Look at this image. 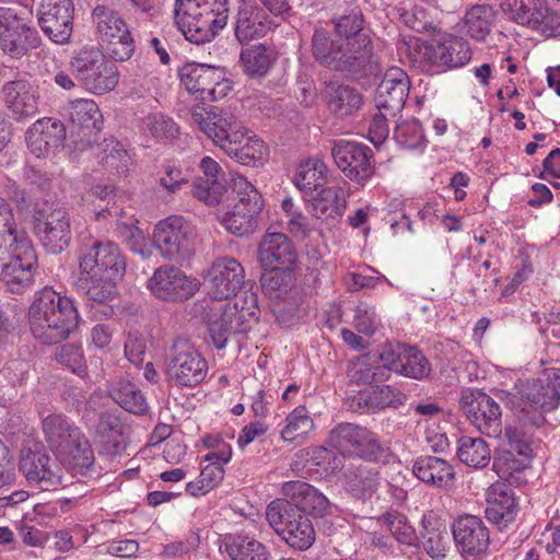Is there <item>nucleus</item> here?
<instances>
[{"instance_id": "nucleus-1", "label": "nucleus", "mask_w": 560, "mask_h": 560, "mask_svg": "<svg viewBox=\"0 0 560 560\" xmlns=\"http://www.w3.org/2000/svg\"><path fill=\"white\" fill-rule=\"evenodd\" d=\"M77 291L89 301L107 304L116 295V284L124 277L126 262L114 243L96 242L79 259Z\"/></svg>"}, {"instance_id": "nucleus-2", "label": "nucleus", "mask_w": 560, "mask_h": 560, "mask_svg": "<svg viewBox=\"0 0 560 560\" xmlns=\"http://www.w3.org/2000/svg\"><path fill=\"white\" fill-rule=\"evenodd\" d=\"M32 335L45 345L67 339L78 329L80 315L74 301L45 287L34 294L27 312Z\"/></svg>"}, {"instance_id": "nucleus-3", "label": "nucleus", "mask_w": 560, "mask_h": 560, "mask_svg": "<svg viewBox=\"0 0 560 560\" xmlns=\"http://www.w3.org/2000/svg\"><path fill=\"white\" fill-rule=\"evenodd\" d=\"M229 0H176L174 19L195 44L211 42L228 23Z\"/></svg>"}, {"instance_id": "nucleus-4", "label": "nucleus", "mask_w": 560, "mask_h": 560, "mask_svg": "<svg viewBox=\"0 0 560 560\" xmlns=\"http://www.w3.org/2000/svg\"><path fill=\"white\" fill-rule=\"evenodd\" d=\"M313 56L322 66L341 72H358L371 62L373 51L369 35H359L357 42L332 40L315 31L312 39Z\"/></svg>"}, {"instance_id": "nucleus-5", "label": "nucleus", "mask_w": 560, "mask_h": 560, "mask_svg": "<svg viewBox=\"0 0 560 560\" xmlns=\"http://www.w3.org/2000/svg\"><path fill=\"white\" fill-rule=\"evenodd\" d=\"M258 296L250 290L244 291L234 302L224 305L220 318L209 325V332L217 349L225 348L231 335L247 332L258 319Z\"/></svg>"}, {"instance_id": "nucleus-6", "label": "nucleus", "mask_w": 560, "mask_h": 560, "mask_svg": "<svg viewBox=\"0 0 560 560\" xmlns=\"http://www.w3.org/2000/svg\"><path fill=\"white\" fill-rule=\"evenodd\" d=\"M71 74L90 92L103 94L118 83L116 67L96 48H82L70 60Z\"/></svg>"}, {"instance_id": "nucleus-7", "label": "nucleus", "mask_w": 560, "mask_h": 560, "mask_svg": "<svg viewBox=\"0 0 560 560\" xmlns=\"http://www.w3.org/2000/svg\"><path fill=\"white\" fill-rule=\"evenodd\" d=\"M167 380L177 387H195L208 374V362L199 350L187 339L174 340L165 358Z\"/></svg>"}, {"instance_id": "nucleus-8", "label": "nucleus", "mask_w": 560, "mask_h": 560, "mask_svg": "<svg viewBox=\"0 0 560 560\" xmlns=\"http://www.w3.org/2000/svg\"><path fill=\"white\" fill-rule=\"evenodd\" d=\"M328 443L340 452L353 451L369 462L386 464L393 456L389 446L382 443L374 432L353 423L336 425L329 433Z\"/></svg>"}, {"instance_id": "nucleus-9", "label": "nucleus", "mask_w": 560, "mask_h": 560, "mask_svg": "<svg viewBox=\"0 0 560 560\" xmlns=\"http://www.w3.org/2000/svg\"><path fill=\"white\" fill-rule=\"evenodd\" d=\"M233 191L236 194V202L233 209L225 213L222 223L235 235H249L258 226L264 206L261 194L243 176L233 179Z\"/></svg>"}, {"instance_id": "nucleus-10", "label": "nucleus", "mask_w": 560, "mask_h": 560, "mask_svg": "<svg viewBox=\"0 0 560 560\" xmlns=\"http://www.w3.org/2000/svg\"><path fill=\"white\" fill-rule=\"evenodd\" d=\"M179 77L186 90L203 102L221 100L232 90L224 70L212 66L187 63L180 69Z\"/></svg>"}, {"instance_id": "nucleus-11", "label": "nucleus", "mask_w": 560, "mask_h": 560, "mask_svg": "<svg viewBox=\"0 0 560 560\" xmlns=\"http://www.w3.org/2000/svg\"><path fill=\"white\" fill-rule=\"evenodd\" d=\"M93 21L107 54L115 60H128L135 51V42L124 19L114 10L98 5Z\"/></svg>"}, {"instance_id": "nucleus-12", "label": "nucleus", "mask_w": 560, "mask_h": 560, "mask_svg": "<svg viewBox=\"0 0 560 560\" xmlns=\"http://www.w3.org/2000/svg\"><path fill=\"white\" fill-rule=\"evenodd\" d=\"M462 411L469 422L488 438H498L502 433V411L499 404L479 389H466L459 399Z\"/></svg>"}, {"instance_id": "nucleus-13", "label": "nucleus", "mask_w": 560, "mask_h": 560, "mask_svg": "<svg viewBox=\"0 0 560 560\" xmlns=\"http://www.w3.org/2000/svg\"><path fill=\"white\" fill-rule=\"evenodd\" d=\"M245 283L243 266L235 258L228 256L215 259L205 278L208 294L213 300H228L233 296L234 302L248 290L245 289Z\"/></svg>"}, {"instance_id": "nucleus-14", "label": "nucleus", "mask_w": 560, "mask_h": 560, "mask_svg": "<svg viewBox=\"0 0 560 560\" xmlns=\"http://www.w3.org/2000/svg\"><path fill=\"white\" fill-rule=\"evenodd\" d=\"M148 289L153 296L165 302H183L199 290L196 278L188 277L180 268L163 265L156 268L148 280Z\"/></svg>"}, {"instance_id": "nucleus-15", "label": "nucleus", "mask_w": 560, "mask_h": 560, "mask_svg": "<svg viewBox=\"0 0 560 560\" xmlns=\"http://www.w3.org/2000/svg\"><path fill=\"white\" fill-rule=\"evenodd\" d=\"M11 250L1 277L10 292L22 294L34 284L37 254L31 238H23Z\"/></svg>"}, {"instance_id": "nucleus-16", "label": "nucleus", "mask_w": 560, "mask_h": 560, "mask_svg": "<svg viewBox=\"0 0 560 560\" xmlns=\"http://www.w3.org/2000/svg\"><path fill=\"white\" fill-rule=\"evenodd\" d=\"M69 117L73 127L75 149L83 151L98 143L103 127V115L92 100L78 98L69 105Z\"/></svg>"}, {"instance_id": "nucleus-17", "label": "nucleus", "mask_w": 560, "mask_h": 560, "mask_svg": "<svg viewBox=\"0 0 560 560\" xmlns=\"http://www.w3.org/2000/svg\"><path fill=\"white\" fill-rule=\"evenodd\" d=\"M191 120L222 151L228 145V141L240 137L238 132L244 128L234 114L217 107L210 110L203 107L194 108Z\"/></svg>"}, {"instance_id": "nucleus-18", "label": "nucleus", "mask_w": 560, "mask_h": 560, "mask_svg": "<svg viewBox=\"0 0 560 560\" xmlns=\"http://www.w3.org/2000/svg\"><path fill=\"white\" fill-rule=\"evenodd\" d=\"M504 435L508 448L494 455L493 469L500 478L512 482L513 472L523 471L529 466L533 448L524 432L517 428H505Z\"/></svg>"}, {"instance_id": "nucleus-19", "label": "nucleus", "mask_w": 560, "mask_h": 560, "mask_svg": "<svg viewBox=\"0 0 560 560\" xmlns=\"http://www.w3.org/2000/svg\"><path fill=\"white\" fill-rule=\"evenodd\" d=\"M20 470L28 483L43 490H50L57 486H67L62 468L44 451L23 450L20 459Z\"/></svg>"}, {"instance_id": "nucleus-20", "label": "nucleus", "mask_w": 560, "mask_h": 560, "mask_svg": "<svg viewBox=\"0 0 560 560\" xmlns=\"http://www.w3.org/2000/svg\"><path fill=\"white\" fill-rule=\"evenodd\" d=\"M338 168L350 180L363 183L374 174L373 151L365 144L339 140L331 150Z\"/></svg>"}, {"instance_id": "nucleus-21", "label": "nucleus", "mask_w": 560, "mask_h": 560, "mask_svg": "<svg viewBox=\"0 0 560 560\" xmlns=\"http://www.w3.org/2000/svg\"><path fill=\"white\" fill-rule=\"evenodd\" d=\"M190 235V224L182 217L172 215L155 225L153 244L164 258L173 260L189 252Z\"/></svg>"}, {"instance_id": "nucleus-22", "label": "nucleus", "mask_w": 560, "mask_h": 560, "mask_svg": "<svg viewBox=\"0 0 560 560\" xmlns=\"http://www.w3.org/2000/svg\"><path fill=\"white\" fill-rule=\"evenodd\" d=\"M559 369H545L537 378L533 380L524 390L525 407L540 411L535 418V423L544 421L542 412L557 408L560 401V377Z\"/></svg>"}, {"instance_id": "nucleus-23", "label": "nucleus", "mask_w": 560, "mask_h": 560, "mask_svg": "<svg viewBox=\"0 0 560 560\" xmlns=\"http://www.w3.org/2000/svg\"><path fill=\"white\" fill-rule=\"evenodd\" d=\"M73 4L71 0H42L38 24L56 44L69 42L73 30Z\"/></svg>"}, {"instance_id": "nucleus-24", "label": "nucleus", "mask_w": 560, "mask_h": 560, "mask_svg": "<svg viewBox=\"0 0 560 560\" xmlns=\"http://www.w3.org/2000/svg\"><path fill=\"white\" fill-rule=\"evenodd\" d=\"M34 232L47 252L57 255L62 253L71 242L69 212L59 207L36 219Z\"/></svg>"}, {"instance_id": "nucleus-25", "label": "nucleus", "mask_w": 560, "mask_h": 560, "mask_svg": "<svg viewBox=\"0 0 560 560\" xmlns=\"http://www.w3.org/2000/svg\"><path fill=\"white\" fill-rule=\"evenodd\" d=\"M35 28L10 12L0 13V47L12 57L20 58L39 45Z\"/></svg>"}, {"instance_id": "nucleus-26", "label": "nucleus", "mask_w": 560, "mask_h": 560, "mask_svg": "<svg viewBox=\"0 0 560 560\" xmlns=\"http://www.w3.org/2000/svg\"><path fill=\"white\" fill-rule=\"evenodd\" d=\"M455 545L463 556L477 557L489 547V530L478 516H459L452 526Z\"/></svg>"}, {"instance_id": "nucleus-27", "label": "nucleus", "mask_w": 560, "mask_h": 560, "mask_svg": "<svg viewBox=\"0 0 560 560\" xmlns=\"http://www.w3.org/2000/svg\"><path fill=\"white\" fill-rule=\"evenodd\" d=\"M296 260L293 243L283 233H267L258 245V261L264 270H290Z\"/></svg>"}, {"instance_id": "nucleus-28", "label": "nucleus", "mask_w": 560, "mask_h": 560, "mask_svg": "<svg viewBox=\"0 0 560 560\" xmlns=\"http://www.w3.org/2000/svg\"><path fill=\"white\" fill-rule=\"evenodd\" d=\"M409 93V79L400 68L386 71L375 94V105L378 110H385L390 117L399 113Z\"/></svg>"}, {"instance_id": "nucleus-29", "label": "nucleus", "mask_w": 560, "mask_h": 560, "mask_svg": "<svg viewBox=\"0 0 560 560\" xmlns=\"http://www.w3.org/2000/svg\"><path fill=\"white\" fill-rule=\"evenodd\" d=\"M423 57L432 65L445 69L465 66L471 58L468 43L460 37L433 39L424 46Z\"/></svg>"}, {"instance_id": "nucleus-30", "label": "nucleus", "mask_w": 560, "mask_h": 560, "mask_svg": "<svg viewBox=\"0 0 560 560\" xmlns=\"http://www.w3.org/2000/svg\"><path fill=\"white\" fill-rule=\"evenodd\" d=\"M276 27L275 21L261 8L253 4L238 8L234 34L241 44L261 38Z\"/></svg>"}, {"instance_id": "nucleus-31", "label": "nucleus", "mask_w": 560, "mask_h": 560, "mask_svg": "<svg viewBox=\"0 0 560 560\" xmlns=\"http://www.w3.org/2000/svg\"><path fill=\"white\" fill-rule=\"evenodd\" d=\"M27 143L37 156L47 155L63 145L66 128L57 119L44 118L37 120L27 131Z\"/></svg>"}, {"instance_id": "nucleus-32", "label": "nucleus", "mask_w": 560, "mask_h": 560, "mask_svg": "<svg viewBox=\"0 0 560 560\" xmlns=\"http://www.w3.org/2000/svg\"><path fill=\"white\" fill-rule=\"evenodd\" d=\"M486 517L489 522L505 527L516 515V504L509 485L502 481L492 483L486 493Z\"/></svg>"}, {"instance_id": "nucleus-33", "label": "nucleus", "mask_w": 560, "mask_h": 560, "mask_svg": "<svg viewBox=\"0 0 560 560\" xmlns=\"http://www.w3.org/2000/svg\"><path fill=\"white\" fill-rule=\"evenodd\" d=\"M248 133L249 131L244 127L238 132L240 137L228 141L223 151L240 164L260 166L268 161L269 149L261 139Z\"/></svg>"}, {"instance_id": "nucleus-34", "label": "nucleus", "mask_w": 560, "mask_h": 560, "mask_svg": "<svg viewBox=\"0 0 560 560\" xmlns=\"http://www.w3.org/2000/svg\"><path fill=\"white\" fill-rule=\"evenodd\" d=\"M4 101L15 119L33 117L38 112V96L26 80H14L3 85Z\"/></svg>"}, {"instance_id": "nucleus-35", "label": "nucleus", "mask_w": 560, "mask_h": 560, "mask_svg": "<svg viewBox=\"0 0 560 560\" xmlns=\"http://www.w3.org/2000/svg\"><path fill=\"white\" fill-rule=\"evenodd\" d=\"M386 362L388 371L415 380L428 377L432 371L428 358L413 347H398L387 354Z\"/></svg>"}, {"instance_id": "nucleus-36", "label": "nucleus", "mask_w": 560, "mask_h": 560, "mask_svg": "<svg viewBox=\"0 0 560 560\" xmlns=\"http://www.w3.org/2000/svg\"><path fill=\"white\" fill-rule=\"evenodd\" d=\"M282 494L290 498L306 516H324L329 509L328 499L316 488L304 481H289L282 485Z\"/></svg>"}, {"instance_id": "nucleus-37", "label": "nucleus", "mask_w": 560, "mask_h": 560, "mask_svg": "<svg viewBox=\"0 0 560 560\" xmlns=\"http://www.w3.org/2000/svg\"><path fill=\"white\" fill-rule=\"evenodd\" d=\"M200 170L206 178H198L192 185L191 195L208 206H215L220 202L225 191L224 184L220 180L223 175L220 164L210 156L201 159Z\"/></svg>"}, {"instance_id": "nucleus-38", "label": "nucleus", "mask_w": 560, "mask_h": 560, "mask_svg": "<svg viewBox=\"0 0 560 560\" xmlns=\"http://www.w3.org/2000/svg\"><path fill=\"white\" fill-rule=\"evenodd\" d=\"M325 97L329 109L337 116L352 115L362 105V95L354 88L329 81L325 86Z\"/></svg>"}, {"instance_id": "nucleus-39", "label": "nucleus", "mask_w": 560, "mask_h": 560, "mask_svg": "<svg viewBox=\"0 0 560 560\" xmlns=\"http://www.w3.org/2000/svg\"><path fill=\"white\" fill-rule=\"evenodd\" d=\"M412 471L419 480L438 487H443L455 478L453 466L447 460L436 456L417 458Z\"/></svg>"}, {"instance_id": "nucleus-40", "label": "nucleus", "mask_w": 560, "mask_h": 560, "mask_svg": "<svg viewBox=\"0 0 560 560\" xmlns=\"http://www.w3.org/2000/svg\"><path fill=\"white\" fill-rule=\"evenodd\" d=\"M346 205V192L341 187H326L312 199V214L317 219H338L343 214Z\"/></svg>"}, {"instance_id": "nucleus-41", "label": "nucleus", "mask_w": 560, "mask_h": 560, "mask_svg": "<svg viewBox=\"0 0 560 560\" xmlns=\"http://www.w3.org/2000/svg\"><path fill=\"white\" fill-rule=\"evenodd\" d=\"M348 377L355 384H372L388 378V365L380 364L378 360L370 354H362L351 361L348 368Z\"/></svg>"}, {"instance_id": "nucleus-42", "label": "nucleus", "mask_w": 560, "mask_h": 560, "mask_svg": "<svg viewBox=\"0 0 560 560\" xmlns=\"http://www.w3.org/2000/svg\"><path fill=\"white\" fill-rule=\"evenodd\" d=\"M224 551L231 560H268L267 547L247 535L229 536L224 542Z\"/></svg>"}, {"instance_id": "nucleus-43", "label": "nucleus", "mask_w": 560, "mask_h": 560, "mask_svg": "<svg viewBox=\"0 0 560 560\" xmlns=\"http://www.w3.org/2000/svg\"><path fill=\"white\" fill-rule=\"evenodd\" d=\"M42 427L46 442L55 453L65 450L72 435L81 432L62 415L47 416Z\"/></svg>"}, {"instance_id": "nucleus-44", "label": "nucleus", "mask_w": 560, "mask_h": 560, "mask_svg": "<svg viewBox=\"0 0 560 560\" xmlns=\"http://www.w3.org/2000/svg\"><path fill=\"white\" fill-rule=\"evenodd\" d=\"M56 455L73 469H89L95 460L91 444L82 432L74 433L67 447Z\"/></svg>"}, {"instance_id": "nucleus-45", "label": "nucleus", "mask_w": 560, "mask_h": 560, "mask_svg": "<svg viewBox=\"0 0 560 560\" xmlns=\"http://www.w3.org/2000/svg\"><path fill=\"white\" fill-rule=\"evenodd\" d=\"M456 454L463 464L476 469L486 467L491 459L490 447L481 438H459Z\"/></svg>"}, {"instance_id": "nucleus-46", "label": "nucleus", "mask_w": 560, "mask_h": 560, "mask_svg": "<svg viewBox=\"0 0 560 560\" xmlns=\"http://www.w3.org/2000/svg\"><path fill=\"white\" fill-rule=\"evenodd\" d=\"M280 538L292 549L305 551L310 549L316 538L313 523L304 513H300L285 528Z\"/></svg>"}, {"instance_id": "nucleus-47", "label": "nucleus", "mask_w": 560, "mask_h": 560, "mask_svg": "<svg viewBox=\"0 0 560 560\" xmlns=\"http://www.w3.org/2000/svg\"><path fill=\"white\" fill-rule=\"evenodd\" d=\"M328 168L319 159L302 161L294 176L295 186L305 194H312L326 183Z\"/></svg>"}, {"instance_id": "nucleus-48", "label": "nucleus", "mask_w": 560, "mask_h": 560, "mask_svg": "<svg viewBox=\"0 0 560 560\" xmlns=\"http://www.w3.org/2000/svg\"><path fill=\"white\" fill-rule=\"evenodd\" d=\"M495 12L489 4H476L464 16L466 33L477 40H483L490 34Z\"/></svg>"}, {"instance_id": "nucleus-49", "label": "nucleus", "mask_w": 560, "mask_h": 560, "mask_svg": "<svg viewBox=\"0 0 560 560\" xmlns=\"http://www.w3.org/2000/svg\"><path fill=\"white\" fill-rule=\"evenodd\" d=\"M406 401V395L390 385L376 386L370 392L360 393L359 404L363 402L370 410L398 408Z\"/></svg>"}, {"instance_id": "nucleus-50", "label": "nucleus", "mask_w": 560, "mask_h": 560, "mask_svg": "<svg viewBox=\"0 0 560 560\" xmlns=\"http://www.w3.org/2000/svg\"><path fill=\"white\" fill-rule=\"evenodd\" d=\"M110 396L121 408L131 413L143 415L148 410L145 397L139 387L130 381H119L112 388Z\"/></svg>"}, {"instance_id": "nucleus-51", "label": "nucleus", "mask_w": 560, "mask_h": 560, "mask_svg": "<svg viewBox=\"0 0 560 560\" xmlns=\"http://www.w3.org/2000/svg\"><path fill=\"white\" fill-rule=\"evenodd\" d=\"M546 0H505L504 4L510 18L515 23L533 28L542 18Z\"/></svg>"}, {"instance_id": "nucleus-52", "label": "nucleus", "mask_w": 560, "mask_h": 560, "mask_svg": "<svg viewBox=\"0 0 560 560\" xmlns=\"http://www.w3.org/2000/svg\"><path fill=\"white\" fill-rule=\"evenodd\" d=\"M302 513L290 498L276 499L267 505L266 518L280 537L291 521Z\"/></svg>"}, {"instance_id": "nucleus-53", "label": "nucleus", "mask_w": 560, "mask_h": 560, "mask_svg": "<svg viewBox=\"0 0 560 560\" xmlns=\"http://www.w3.org/2000/svg\"><path fill=\"white\" fill-rule=\"evenodd\" d=\"M345 478L349 489L355 495L372 491L377 482V471L360 463L345 467Z\"/></svg>"}, {"instance_id": "nucleus-54", "label": "nucleus", "mask_w": 560, "mask_h": 560, "mask_svg": "<svg viewBox=\"0 0 560 560\" xmlns=\"http://www.w3.org/2000/svg\"><path fill=\"white\" fill-rule=\"evenodd\" d=\"M241 63L246 74L262 77L271 66V58L267 52V48L258 44L242 50Z\"/></svg>"}, {"instance_id": "nucleus-55", "label": "nucleus", "mask_w": 560, "mask_h": 560, "mask_svg": "<svg viewBox=\"0 0 560 560\" xmlns=\"http://www.w3.org/2000/svg\"><path fill=\"white\" fill-rule=\"evenodd\" d=\"M285 425L281 431L284 441L294 442L306 435L314 427L313 419L304 406L296 407L285 419Z\"/></svg>"}, {"instance_id": "nucleus-56", "label": "nucleus", "mask_w": 560, "mask_h": 560, "mask_svg": "<svg viewBox=\"0 0 560 560\" xmlns=\"http://www.w3.org/2000/svg\"><path fill=\"white\" fill-rule=\"evenodd\" d=\"M23 238H30L27 233L18 226L13 210L4 198L0 197V244H19Z\"/></svg>"}, {"instance_id": "nucleus-57", "label": "nucleus", "mask_w": 560, "mask_h": 560, "mask_svg": "<svg viewBox=\"0 0 560 560\" xmlns=\"http://www.w3.org/2000/svg\"><path fill=\"white\" fill-rule=\"evenodd\" d=\"M392 535L401 544L413 545L417 540L413 527L407 522V517L398 512H388L380 518Z\"/></svg>"}, {"instance_id": "nucleus-58", "label": "nucleus", "mask_w": 560, "mask_h": 560, "mask_svg": "<svg viewBox=\"0 0 560 560\" xmlns=\"http://www.w3.org/2000/svg\"><path fill=\"white\" fill-rule=\"evenodd\" d=\"M187 183L188 178L184 171L171 163L163 164L161 171L156 174V189L168 195L177 192Z\"/></svg>"}, {"instance_id": "nucleus-59", "label": "nucleus", "mask_w": 560, "mask_h": 560, "mask_svg": "<svg viewBox=\"0 0 560 560\" xmlns=\"http://www.w3.org/2000/svg\"><path fill=\"white\" fill-rule=\"evenodd\" d=\"M394 137L397 143L406 149L420 147L424 141V133L418 119H410L396 126Z\"/></svg>"}, {"instance_id": "nucleus-60", "label": "nucleus", "mask_w": 560, "mask_h": 560, "mask_svg": "<svg viewBox=\"0 0 560 560\" xmlns=\"http://www.w3.org/2000/svg\"><path fill=\"white\" fill-rule=\"evenodd\" d=\"M95 432L102 443L113 444L115 451L118 448L121 435V423L118 417L110 412L101 413Z\"/></svg>"}, {"instance_id": "nucleus-61", "label": "nucleus", "mask_w": 560, "mask_h": 560, "mask_svg": "<svg viewBox=\"0 0 560 560\" xmlns=\"http://www.w3.org/2000/svg\"><path fill=\"white\" fill-rule=\"evenodd\" d=\"M55 359L78 375L85 373L86 364L80 346L66 343L57 348Z\"/></svg>"}, {"instance_id": "nucleus-62", "label": "nucleus", "mask_w": 560, "mask_h": 560, "mask_svg": "<svg viewBox=\"0 0 560 560\" xmlns=\"http://www.w3.org/2000/svg\"><path fill=\"white\" fill-rule=\"evenodd\" d=\"M136 223L137 220L133 218H129L127 221H117L115 231L130 250L143 254L145 238Z\"/></svg>"}, {"instance_id": "nucleus-63", "label": "nucleus", "mask_w": 560, "mask_h": 560, "mask_svg": "<svg viewBox=\"0 0 560 560\" xmlns=\"http://www.w3.org/2000/svg\"><path fill=\"white\" fill-rule=\"evenodd\" d=\"M363 15L361 12L352 11L347 15L340 16L335 22V30L339 36L345 37L343 40L357 42L359 35H366L363 33Z\"/></svg>"}, {"instance_id": "nucleus-64", "label": "nucleus", "mask_w": 560, "mask_h": 560, "mask_svg": "<svg viewBox=\"0 0 560 560\" xmlns=\"http://www.w3.org/2000/svg\"><path fill=\"white\" fill-rule=\"evenodd\" d=\"M143 121L153 137L173 139L178 133L175 121L162 114H150Z\"/></svg>"}]
</instances>
